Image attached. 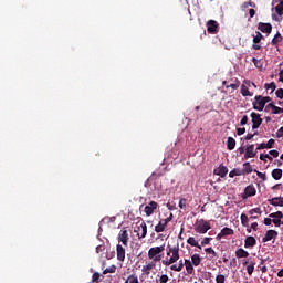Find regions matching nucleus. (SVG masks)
I'll list each match as a JSON object with an SVG mask.
<instances>
[{
  "instance_id": "f257e3e1",
  "label": "nucleus",
  "mask_w": 283,
  "mask_h": 283,
  "mask_svg": "<svg viewBox=\"0 0 283 283\" xmlns=\"http://www.w3.org/2000/svg\"><path fill=\"white\" fill-rule=\"evenodd\" d=\"M193 266V263L189 259H185L184 262L182 260H180L178 264H172L170 266V271H176L177 273H180V271L186 268L188 275H193V273H196Z\"/></svg>"
},
{
  "instance_id": "f03ea898",
  "label": "nucleus",
  "mask_w": 283,
  "mask_h": 283,
  "mask_svg": "<svg viewBox=\"0 0 283 283\" xmlns=\"http://www.w3.org/2000/svg\"><path fill=\"white\" fill-rule=\"evenodd\" d=\"M165 252V244L159 247H154L148 250V258L153 262H160L163 260V255L160 253Z\"/></svg>"
},
{
  "instance_id": "7ed1b4c3",
  "label": "nucleus",
  "mask_w": 283,
  "mask_h": 283,
  "mask_svg": "<svg viewBox=\"0 0 283 283\" xmlns=\"http://www.w3.org/2000/svg\"><path fill=\"white\" fill-rule=\"evenodd\" d=\"M174 220V213H170L168 218L166 219H160L158 224L155 227V232L156 233H163L165 232V229H167L169 222Z\"/></svg>"
},
{
  "instance_id": "20e7f679",
  "label": "nucleus",
  "mask_w": 283,
  "mask_h": 283,
  "mask_svg": "<svg viewBox=\"0 0 283 283\" xmlns=\"http://www.w3.org/2000/svg\"><path fill=\"white\" fill-rule=\"evenodd\" d=\"M134 232L137 233L139 240H143V238L147 237V223H145V221L142 223L137 222Z\"/></svg>"
},
{
  "instance_id": "39448f33",
  "label": "nucleus",
  "mask_w": 283,
  "mask_h": 283,
  "mask_svg": "<svg viewBox=\"0 0 283 283\" xmlns=\"http://www.w3.org/2000/svg\"><path fill=\"white\" fill-rule=\"evenodd\" d=\"M211 229V223L209 221H205V219H201L199 223L195 227L196 233L205 234L207 231Z\"/></svg>"
},
{
  "instance_id": "423d86ee",
  "label": "nucleus",
  "mask_w": 283,
  "mask_h": 283,
  "mask_svg": "<svg viewBox=\"0 0 283 283\" xmlns=\"http://www.w3.org/2000/svg\"><path fill=\"white\" fill-rule=\"evenodd\" d=\"M255 193H258V190L255 189V186L251 184L244 188V191L241 195V198L242 200H247V198H252L253 196H255Z\"/></svg>"
},
{
  "instance_id": "0eeeda50",
  "label": "nucleus",
  "mask_w": 283,
  "mask_h": 283,
  "mask_svg": "<svg viewBox=\"0 0 283 283\" xmlns=\"http://www.w3.org/2000/svg\"><path fill=\"white\" fill-rule=\"evenodd\" d=\"M254 101L255 102L252 103L253 109H256V112H262L266 106V104L264 103V99L262 98V95H256L254 97Z\"/></svg>"
},
{
  "instance_id": "6e6552de",
  "label": "nucleus",
  "mask_w": 283,
  "mask_h": 283,
  "mask_svg": "<svg viewBox=\"0 0 283 283\" xmlns=\"http://www.w3.org/2000/svg\"><path fill=\"white\" fill-rule=\"evenodd\" d=\"M250 116L252 118V129H260V125H262V117L260 114L252 112Z\"/></svg>"
},
{
  "instance_id": "1a4fd4ad",
  "label": "nucleus",
  "mask_w": 283,
  "mask_h": 283,
  "mask_svg": "<svg viewBox=\"0 0 283 283\" xmlns=\"http://www.w3.org/2000/svg\"><path fill=\"white\" fill-rule=\"evenodd\" d=\"M157 209H158V202L150 201L147 206H145L144 211L146 216L149 217V216H154Z\"/></svg>"
},
{
  "instance_id": "9d476101",
  "label": "nucleus",
  "mask_w": 283,
  "mask_h": 283,
  "mask_svg": "<svg viewBox=\"0 0 283 283\" xmlns=\"http://www.w3.org/2000/svg\"><path fill=\"white\" fill-rule=\"evenodd\" d=\"M255 156H258V150L255 149V145L253 144L248 145L244 154L245 160H249V158H255Z\"/></svg>"
},
{
  "instance_id": "9b49d317",
  "label": "nucleus",
  "mask_w": 283,
  "mask_h": 283,
  "mask_svg": "<svg viewBox=\"0 0 283 283\" xmlns=\"http://www.w3.org/2000/svg\"><path fill=\"white\" fill-rule=\"evenodd\" d=\"M118 242H122L125 247H128L129 244V232L127 230H120L118 238Z\"/></svg>"
},
{
  "instance_id": "f8f14e48",
  "label": "nucleus",
  "mask_w": 283,
  "mask_h": 283,
  "mask_svg": "<svg viewBox=\"0 0 283 283\" xmlns=\"http://www.w3.org/2000/svg\"><path fill=\"white\" fill-rule=\"evenodd\" d=\"M178 260H180V252L177 254H171L169 259L163 260L161 264H164V266H171V264H176Z\"/></svg>"
},
{
  "instance_id": "ddd939ff",
  "label": "nucleus",
  "mask_w": 283,
  "mask_h": 283,
  "mask_svg": "<svg viewBox=\"0 0 283 283\" xmlns=\"http://www.w3.org/2000/svg\"><path fill=\"white\" fill-rule=\"evenodd\" d=\"M258 30L263 32V34H271L273 25H271V23L259 22Z\"/></svg>"
},
{
  "instance_id": "4468645a",
  "label": "nucleus",
  "mask_w": 283,
  "mask_h": 283,
  "mask_svg": "<svg viewBox=\"0 0 283 283\" xmlns=\"http://www.w3.org/2000/svg\"><path fill=\"white\" fill-rule=\"evenodd\" d=\"M116 253L118 262H125L126 250L120 243L116 245Z\"/></svg>"
},
{
  "instance_id": "2eb2a0df",
  "label": "nucleus",
  "mask_w": 283,
  "mask_h": 283,
  "mask_svg": "<svg viewBox=\"0 0 283 283\" xmlns=\"http://www.w3.org/2000/svg\"><path fill=\"white\" fill-rule=\"evenodd\" d=\"M207 30L209 34H216L218 32V22L216 20H209L207 22Z\"/></svg>"
},
{
  "instance_id": "dca6fc26",
  "label": "nucleus",
  "mask_w": 283,
  "mask_h": 283,
  "mask_svg": "<svg viewBox=\"0 0 283 283\" xmlns=\"http://www.w3.org/2000/svg\"><path fill=\"white\" fill-rule=\"evenodd\" d=\"M279 233L275 230H268L264 238L262 239V242H271V240H275L277 238Z\"/></svg>"
},
{
  "instance_id": "f3484780",
  "label": "nucleus",
  "mask_w": 283,
  "mask_h": 283,
  "mask_svg": "<svg viewBox=\"0 0 283 283\" xmlns=\"http://www.w3.org/2000/svg\"><path fill=\"white\" fill-rule=\"evenodd\" d=\"M154 269H156V261H150L148 264L143 266L142 272L149 275Z\"/></svg>"
},
{
  "instance_id": "a211bd4d",
  "label": "nucleus",
  "mask_w": 283,
  "mask_h": 283,
  "mask_svg": "<svg viewBox=\"0 0 283 283\" xmlns=\"http://www.w3.org/2000/svg\"><path fill=\"white\" fill-rule=\"evenodd\" d=\"M258 244V240H255L253 237H247L244 240V248L245 249H253Z\"/></svg>"
},
{
  "instance_id": "6ab92c4d",
  "label": "nucleus",
  "mask_w": 283,
  "mask_h": 283,
  "mask_svg": "<svg viewBox=\"0 0 283 283\" xmlns=\"http://www.w3.org/2000/svg\"><path fill=\"white\" fill-rule=\"evenodd\" d=\"M214 174L221 178H224V176L229 174V168H227L224 165H220L217 169H214Z\"/></svg>"
},
{
  "instance_id": "aec40b11",
  "label": "nucleus",
  "mask_w": 283,
  "mask_h": 283,
  "mask_svg": "<svg viewBox=\"0 0 283 283\" xmlns=\"http://www.w3.org/2000/svg\"><path fill=\"white\" fill-rule=\"evenodd\" d=\"M268 202H270L272 207H283V197H274L269 199Z\"/></svg>"
},
{
  "instance_id": "412c9836",
  "label": "nucleus",
  "mask_w": 283,
  "mask_h": 283,
  "mask_svg": "<svg viewBox=\"0 0 283 283\" xmlns=\"http://www.w3.org/2000/svg\"><path fill=\"white\" fill-rule=\"evenodd\" d=\"M250 220H258V216H262V210L260 208H254L249 210ZM256 213V216H255Z\"/></svg>"
},
{
  "instance_id": "4be33fe9",
  "label": "nucleus",
  "mask_w": 283,
  "mask_h": 283,
  "mask_svg": "<svg viewBox=\"0 0 283 283\" xmlns=\"http://www.w3.org/2000/svg\"><path fill=\"white\" fill-rule=\"evenodd\" d=\"M282 174H283L282 169L276 168L272 170L271 176L274 180H282Z\"/></svg>"
},
{
  "instance_id": "5701e85b",
  "label": "nucleus",
  "mask_w": 283,
  "mask_h": 283,
  "mask_svg": "<svg viewBox=\"0 0 283 283\" xmlns=\"http://www.w3.org/2000/svg\"><path fill=\"white\" fill-rule=\"evenodd\" d=\"M195 266H200V262H202V259L200 258V254L195 253L191 255V261H190Z\"/></svg>"
},
{
  "instance_id": "b1692460",
  "label": "nucleus",
  "mask_w": 283,
  "mask_h": 283,
  "mask_svg": "<svg viewBox=\"0 0 283 283\" xmlns=\"http://www.w3.org/2000/svg\"><path fill=\"white\" fill-rule=\"evenodd\" d=\"M235 176H244V170L240 168H234L229 172L230 178H235Z\"/></svg>"
},
{
  "instance_id": "393cba45",
  "label": "nucleus",
  "mask_w": 283,
  "mask_h": 283,
  "mask_svg": "<svg viewBox=\"0 0 283 283\" xmlns=\"http://www.w3.org/2000/svg\"><path fill=\"white\" fill-rule=\"evenodd\" d=\"M177 253H180V245H175V247H168V251L166 253V255H174V254H177Z\"/></svg>"
},
{
  "instance_id": "a878e982",
  "label": "nucleus",
  "mask_w": 283,
  "mask_h": 283,
  "mask_svg": "<svg viewBox=\"0 0 283 283\" xmlns=\"http://www.w3.org/2000/svg\"><path fill=\"white\" fill-rule=\"evenodd\" d=\"M243 176H247V174H252L253 172V166H251V163L247 161L243 164Z\"/></svg>"
},
{
  "instance_id": "bb28decb",
  "label": "nucleus",
  "mask_w": 283,
  "mask_h": 283,
  "mask_svg": "<svg viewBox=\"0 0 283 283\" xmlns=\"http://www.w3.org/2000/svg\"><path fill=\"white\" fill-rule=\"evenodd\" d=\"M249 255V252L242 248H239L237 251H235V258H247Z\"/></svg>"
},
{
  "instance_id": "cd10ccee",
  "label": "nucleus",
  "mask_w": 283,
  "mask_h": 283,
  "mask_svg": "<svg viewBox=\"0 0 283 283\" xmlns=\"http://www.w3.org/2000/svg\"><path fill=\"white\" fill-rule=\"evenodd\" d=\"M227 147L229 151H233V149H235V139L233 137H228Z\"/></svg>"
},
{
  "instance_id": "c85d7f7f",
  "label": "nucleus",
  "mask_w": 283,
  "mask_h": 283,
  "mask_svg": "<svg viewBox=\"0 0 283 283\" xmlns=\"http://www.w3.org/2000/svg\"><path fill=\"white\" fill-rule=\"evenodd\" d=\"M187 243L190 244V247H196L197 249H202V245L198 244L196 241V238L190 237L187 239Z\"/></svg>"
},
{
  "instance_id": "c756f323",
  "label": "nucleus",
  "mask_w": 283,
  "mask_h": 283,
  "mask_svg": "<svg viewBox=\"0 0 283 283\" xmlns=\"http://www.w3.org/2000/svg\"><path fill=\"white\" fill-rule=\"evenodd\" d=\"M277 43H282V34L277 32L271 41V45H277Z\"/></svg>"
},
{
  "instance_id": "7c9ffc66",
  "label": "nucleus",
  "mask_w": 283,
  "mask_h": 283,
  "mask_svg": "<svg viewBox=\"0 0 283 283\" xmlns=\"http://www.w3.org/2000/svg\"><path fill=\"white\" fill-rule=\"evenodd\" d=\"M205 252L210 255L211 260H213V258H218V252L216 250H213V248H206Z\"/></svg>"
},
{
  "instance_id": "2f4dec72",
  "label": "nucleus",
  "mask_w": 283,
  "mask_h": 283,
  "mask_svg": "<svg viewBox=\"0 0 283 283\" xmlns=\"http://www.w3.org/2000/svg\"><path fill=\"white\" fill-rule=\"evenodd\" d=\"M126 282H128V283H140V281H138V275L136 273H133V274L128 275Z\"/></svg>"
},
{
  "instance_id": "473e14b6",
  "label": "nucleus",
  "mask_w": 283,
  "mask_h": 283,
  "mask_svg": "<svg viewBox=\"0 0 283 283\" xmlns=\"http://www.w3.org/2000/svg\"><path fill=\"white\" fill-rule=\"evenodd\" d=\"M254 271H255V262L250 261V263L247 265V272L249 275H253Z\"/></svg>"
},
{
  "instance_id": "72a5a7b5",
  "label": "nucleus",
  "mask_w": 283,
  "mask_h": 283,
  "mask_svg": "<svg viewBox=\"0 0 283 283\" xmlns=\"http://www.w3.org/2000/svg\"><path fill=\"white\" fill-rule=\"evenodd\" d=\"M242 96H253V93L249 92V87L245 84L241 85Z\"/></svg>"
},
{
  "instance_id": "f704fd0d",
  "label": "nucleus",
  "mask_w": 283,
  "mask_h": 283,
  "mask_svg": "<svg viewBox=\"0 0 283 283\" xmlns=\"http://www.w3.org/2000/svg\"><path fill=\"white\" fill-rule=\"evenodd\" d=\"M241 224L242 227L249 228V217L245 213L241 214Z\"/></svg>"
},
{
  "instance_id": "c9c22d12",
  "label": "nucleus",
  "mask_w": 283,
  "mask_h": 283,
  "mask_svg": "<svg viewBox=\"0 0 283 283\" xmlns=\"http://www.w3.org/2000/svg\"><path fill=\"white\" fill-rule=\"evenodd\" d=\"M233 229H231V228H223L222 230H221V235H223V237H227V235H233Z\"/></svg>"
},
{
  "instance_id": "e433bc0d",
  "label": "nucleus",
  "mask_w": 283,
  "mask_h": 283,
  "mask_svg": "<svg viewBox=\"0 0 283 283\" xmlns=\"http://www.w3.org/2000/svg\"><path fill=\"white\" fill-rule=\"evenodd\" d=\"M269 218H273V220L282 219L283 213H282V211L272 212L269 214Z\"/></svg>"
},
{
  "instance_id": "4c0bfd02",
  "label": "nucleus",
  "mask_w": 283,
  "mask_h": 283,
  "mask_svg": "<svg viewBox=\"0 0 283 283\" xmlns=\"http://www.w3.org/2000/svg\"><path fill=\"white\" fill-rule=\"evenodd\" d=\"M169 282V275L163 274L159 276V279L156 280V283H167Z\"/></svg>"
},
{
  "instance_id": "58836bf2",
  "label": "nucleus",
  "mask_w": 283,
  "mask_h": 283,
  "mask_svg": "<svg viewBox=\"0 0 283 283\" xmlns=\"http://www.w3.org/2000/svg\"><path fill=\"white\" fill-rule=\"evenodd\" d=\"M275 12L279 17L283 15V0L275 7Z\"/></svg>"
},
{
  "instance_id": "ea45409f",
  "label": "nucleus",
  "mask_w": 283,
  "mask_h": 283,
  "mask_svg": "<svg viewBox=\"0 0 283 283\" xmlns=\"http://www.w3.org/2000/svg\"><path fill=\"white\" fill-rule=\"evenodd\" d=\"M254 174H256L258 178H260L263 182H266L268 178H266V174L261 172L256 169H254Z\"/></svg>"
},
{
  "instance_id": "a19ab883",
  "label": "nucleus",
  "mask_w": 283,
  "mask_h": 283,
  "mask_svg": "<svg viewBox=\"0 0 283 283\" xmlns=\"http://www.w3.org/2000/svg\"><path fill=\"white\" fill-rule=\"evenodd\" d=\"M262 39H264V35H262V33H260V31H256V35H253V43H260V41H262Z\"/></svg>"
},
{
  "instance_id": "79ce46f5",
  "label": "nucleus",
  "mask_w": 283,
  "mask_h": 283,
  "mask_svg": "<svg viewBox=\"0 0 283 283\" xmlns=\"http://www.w3.org/2000/svg\"><path fill=\"white\" fill-rule=\"evenodd\" d=\"M264 87L265 90H272V93L274 90H277V85H275V82L266 83Z\"/></svg>"
},
{
  "instance_id": "37998d69",
  "label": "nucleus",
  "mask_w": 283,
  "mask_h": 283,
  "mask_svg": "<svg viewBox=\"0 0 283 283\" xmlns=\"http://www.w3.org/2000/svg\"><path fill=\"white\" fill-rule=\"evenodd\" d=\"M229 87H231V90H238V87H240V80L235 78L234 84H230L226 86L227 90H229Z\"/></svg>"
},
{
  "instance_id": "c03bdc74",
  "label": "nucleus",
  "mask_w": 283,
  "mask_h": 283,
  "mask_svg": "<svg viewBox=\"0 0 283 283\" xmlns=\"http://www.w3.org/2000/svg\"><path fill=\"white\" fill-rule=\"evenodd\" d=\"M227 282V277H224V274H218L216 276V283H224Z\"/></svg>"
},
{
  "instance_id": "a18cd8bd",
  "label": "nucleus",
  "mask_w": 283,
  "mask_h": 283,
  "mask_svg": "<svg viewBox=\"0 0 283 283\" xmlns=\"http://www.w3.org/2000/svg\"><path fill=\"white\" fill-rule=\"evenodd\" d=\"M252 63L258 67V70H262V61L258 60L256 57L252 59Z\"/></svg>"
},
{
  "instance_id": "49530a36",
  "label": "nucleus",
  "mask_w": 283,
  "mask_h": 283,
  "mask_svg": "<svg viewBox=\"0 0 283 283\" xmlns=\"http://www.w3.org/2000/svg\"><path fill=\"white\" fill-rule=\"evenodd\" d=\"M103 273H104V275H107V273H116V268H115V265H112V266H109V268H106Z\"/></svg>"
},
{
  "instance_id": "de8ad7c7",
  "label": "nucleus",
  "mask_w": 283,
  "mask_h": 283,
  "mask_svg": "<svg viewBox=\"0 0 283 283\" xmlns=\"http://www.w3.org/2000/svg\"><path fill=\"white\" fill-rule=\"evenodd\" d=\"M211 240H213V238H209V237L203 238L201 241V247H207V244H211Z\"/></svg>"
},
{
  "instance_id": "09e8293b",
  "label": "nucleus",
  "mask_w": 283,
  "mask_h": 283,
  "mask_svg": "<svg viewBox=\"0 0 283 283\" xmlns=\"http://www.w3.org/2000/svg\"><path fill=\"white\" fill-rule=\"evenodd\" d=\"M266 159L272 161L273 157H271L269 154H265V155L261 154L260 155V160H263L264 163H266Z\"/></svg>"
},
{
  "instance_id": "8fccbe9b",
  "label": "nucleus",
  "mask_w": 283,
  "mask_h": 283,
  "mask_svg": "<svg viewBox=\"0 0 283 283\" xmlns=\"http://www.w3.org/2000/svg\"><path fill=\"white\" fill-rule=\"evenodd\" d=\"M272 114H283V108H281L280 106H273L272 107Z\"/></svg>"
},
{
  "instance_id": "3c124183",
  "label": "nucleus",
  "mask_w": 283,
  "mask_h": 283,
  "mask_svg": "<svg viewBox=\"0 0 283 283\" xmlns=\"http://www.w3.org/2000/svg\"><path fill=\"white\" fill-rule=\"evenodd\" d=\"M249 6H250V8H255V2H253V1H249V2H244L243 4H242V8L243 9H247V8H249Z\"/></svg>"
},
{
  "instance_id": "603ef678",
  "label": "nucleus",
  "mask_w": 283,
  "mask_h": 283,
  "mask_svg": "<svg viewBox=\"0 0 283 283\" xmlns=\"http://www.w3.org/2000/svg\"><path fill=\"white\" fill-rule=\"evenodd\" d=\"M185 207H187V199L186 198H181L179 200V209H185Z\"/></svg>"
},
{
  "instance_id": "864d4df0",
  "label": "nucleus",
  "mask_w": 283,
  "mask_h": 283,
  "mask_svg": "<svg viewBox=\"0 0 283 283\" xmlns=\"http://www.w3.org/2000/svg\"><path fill=\"white\" fill-rule=\"evenodd\" d=\"M273 145H275V139H270V140L265 144V147H266V149H273Z\"/></svg>"
},
{
  "instance_id": "5fc2aeb1",
  "label": "nucleus",
  "mask_w": 283,
  "mask_h": 283,
  "mask_svg": "<svg viewBox=\"0 0 283 283\" xmlns=\"http://www.w3.org/2000/svg\"><path fill=\"white\" fill-rule=\"evenodd\" d=\"M101 280V273L95 272L92 276V282H98Z\"/></svg>"
},
{
  "instance_id": "6e6d98bb",
  "label": "nucleus",
  "mask_w": 283,
  "mask_h": 283,
  "mask_svg": "<svg viewBox=\"0 0 283 283\" xmlns=\"http://www.w3.org/2000/svg\"><path fill=\"white\" fill-rule=\"evenodd\" d=\"M247 123H249V116L244 115L240 120V125L244 126L247 125Z\"/></svg>"
},
{
  "instance_id": "4d7b16f0",
  "label": "nucleus",
  "mask_w": 283,
  "mask_h": 283,
  "mask_svg": "<svg viewBox=\"0 0 283 283\" xmlns=\"http://www.w3.org/2000/svg\"><path fill=\"white\" fill-rule=\"evenodd\" d=\"M272 222L275 227H282V219H272Z\"/></svg>"
},
{
  "instance_id": "13d9d810",
  "label": "nucleus",
  "mask_w": 283,
  "mask_h": 283,
  "mask_svg": "<svg viewBox=\"0 0 283 283\" xmlns=\"http://www.w3.org/2000/svg\"><path fill=\"white\" fill-rule=\"evenodd\" d=\"M247 133V128H237V134H238V136H242V135H244Z\"/></svg>"
},
{
  "instance_id": "bf43d9fd",
  "label": "nucleus",
  "mask_w": 283,
  "mask_h": 283,
  "mask_svg": "<svg viewBox=\"0 0 283 283\" xmlns=\"http://www.w3.org/2000/svg\"><path fill=\"white\" fill-rule=\"evenodd\" d=\"M243 83H244V85H248V87H251V86L258 87V86L255 85V83H253V82H251V81H249V80H244Z\"/></svg>"
},
{
  "instance_id": "052dcab7",
  "label": "nucleus",
  "mask_w": 283,
  "mask_h": 283,
  "mask_svg": "<svg viewBox=\"0 0 283 283\" xmlns=\"http://www.w3.org/2000/svg\"><path fill=\"white\" fill-rule=\"evenodd\" d=\"M275 94H276V97L277 98H283V88H279V90H276V92H275Z\"/></svg>"
},
{
  "instance_id": "680f3d73",
  "label": "nucleus",
  "mask_w": 283,
  "mask_h": 283,
  "mask_svg": "<svg viewBox=\"0 0 283 283\" xmlns=\"http://www.w3.org/2000/svg\"><path fill=\"white\" fill-rule=\"evenodd\" d=\"M105 251V245L101 244L96 247V253H103Z\"/></svg>"
},
{
  "instance_id": "e2e57ef3",
  "label": "nucleus",
  "mask_w": 283,
  "mask_h": 283,
  "mask_svg": "<svg viewBox=\"0 0 283 283\" xmlns=\"http://www.w3.org/2000/svg\"><path fill=\"white\" fill-rule=\"evenodd\" d=\"M270 156H273V158H277V156H280V151H277V150H270Z\"/></svg>"
},
{
  "instance_id": "0e129e2a",
  "label": "nucleus",
  "mask_w": 283,
  "mask_h": 283,
  "mask_svg": "<svg viewBox=\"0 0 283 283\" xmlns=\"http://www.w3.org/2000/svg\"><path fill=\"white\" fill-rule=\"evenodd\" d=\"M260 149H266V143L259 144L256 147V151H259Z\"/></svg>"
},
{
  "instance_id": "69168bd1",
  "label": "nucleus",
  "mask_w": 283,
  "mask_h": 283,
  "mask_svg": "<svg viewBox=\"0 0 283 283\" xmlns=\"http://www.w3.org/2000/svg\"><path fill=\"white\" fill-rule=\"evenodd\" d=\"M273 222V219H271V218H265L264 219V224L266 226V227H270V224Z\"/></svg>"
},
{
  "instance_id": "338daca9",
  "label": "nucleus",
  "mask_w": 283,
  "mask_h": 283,
  "mask_svg": "<svg viewBox=\"0 0 283 283\" xmlns=\"http://www.w3.org/2000/svg\"><path fill=\"white\" fill-rule=\"evenodd\" d=\"M283 136V127H281L277 132H276V137L277 138H282Z\"/></svg>"
},
{
  "instance_id": "774afa93",
  "label": "nucleus",
  "mask_w": 283,
  "mask_h": 283,
  "mask_svg": "<svg viewBox=\"0 0 283 283\" xmlns=\"http://www.w3.org/2000/svg\"><path fill=\"white\" fill-rule=\"evenodd\" d=\"M279 81L280 83H283V69L279 73Z\"/></svg>"
}]
</instances>
